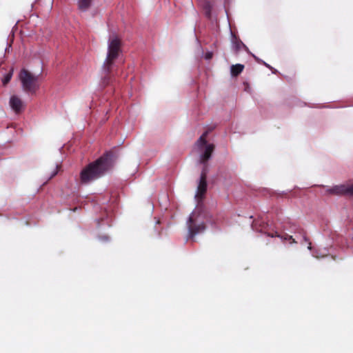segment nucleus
<instances>
[{
	"label": "nucleus",
	"mask_w": 353,
	"mask_h": 353,
	"mask_svg": "<svg viewBox=\"0 0 353 353\" xmlns=\"http://www.w3.org/2000/svg\"><path fill=\"white\" fill-rule=\"evenodd\" d=\"M113 157L112 152H107L88 164L80 172V183L88 184L104 176L113 166Z\"/></svg>",
	"instance_id": "f257e3e1"
},
{
	"label": "nucleus",
	"mask_w": 353,
	"mask_h": 353,
	"mask_svg": "<svg viewBox=\"0 0 353 353\" xmlns=\"http://www.w3.org/2000/svg\"><path fill=\"white\" fill-rule=\"evenodd\" d=\"M121 41L116 35L110 36L108 40V53L103 65V70L109 72L117 59L121 54Z\"/></svg>",
	"instance_id": "f03ea898"
},
{
	"label": "nucleus",
	"mask_w": 353,
	"mask_h": 353,
	"mask_svg": "<svg viewBox=\"0 0 353 353\" xmlns=\"http://www.w3.org/2000/svg\"><path fill=\"white\" fill-rule=\"evenodd\" d=\"M39 78V75H35L25 68H23L19 74L22 88L27 93L34 94L39 90L40 86Z\"/></svg>",
	"instance_id": "7ed1b4c3"
},
{
	"label": "nucleus",
	"mask_w": 353,
	"mask_h": 353,
	"mask_svg": "<svg viewBox=\"0 0 353 353\" xmlns=\"http://www.w3.org/2000/svg\"><path fill=\"white\" fill-rule=\"evenodd\" d=\"M188 228L190 237H194L196 234L203 232L205 229L203 222L197 223L194 213H192L188 219Z\"/></svg>",
	"instance_id": "20e7f679"
},
{
	"label": "nucleus",
	"mask_w": 353,
	"mask_h": 353,
	"mask_svg": "<svg viewBox=\"0 0 353 353\" xmlns=\"http://www.w3.org/2000/svg\"><path fill=\"white\" fill-rule=\"evenodd\" d=\"M327 192L336 195L353 196V183H346L335 185L328 189Z\"/></svg>",
	"instance_id": "39448f33"
},
{
	"label": "nucleus",
	"mask_w": 353,
	"mask_h": 353,
	"mask_svg": "<svg viewBox=\"0 0 353 353\" xmlns=\"http://www.w3.org/2000/svg\"><path fill=\"white\" fill-rule=\"evenodd\" d=\"M10 105L11 108L17 114H19V112H21L23 108V101L19 97H17L16 95H13L10 97Z\"/></svg>",
	"instance_id": "423d86ee"
},
{
	"label": "nucleus",
	"mask_w": 353,
	"mask_h": 353,
	"mask_svg": "<svg viewBox=\"0 0 353 353\" xmlns=\"http://www.w3.org/2000/svg\"><path fill=\"white\" fill-rule=\"evenodd\" d=\"M214 148L215 146L213 143L208 144L205 146L204 152L200 156V163L205 164L211 158Z\"/></svg>",
	"instance_id": "0eeeda50"
},
{
	"label": "nucleus",
	"mask_w": 353,
	"mask_h": 353,
	"mask_svg": "<svg viewBox=\"0 0 353 353\" xmlns=\"http://www.w3.org/2000/svg\"><path fill=\"white\" fill-rule=\"evenodd\" d=\"M207 179L200 177L196 194V197L197 199H202L204 197L207 191Z\"/></svg>",
	"instance_id": "6e6552de"
},
{
	"label": "nucleus",
	"mask_w": 353,
	"mask_h": 353,
	"mask_svg": "<svg viewBox=\"0 0 353 353\" xmlns=\"http://www.w3.org/2000/svg\"><path fill=\"white\" fill-rule=\"evenodd\" d=\"M268 236L274 237L277 236L281 238L283 241H289L290 243H295L296 241L292 237V236L289 235L288 234H284L283 235H280L277 232H274L273 233H268Z\"/></svg>",
	"instance_id": "1a4fd4ad"
},
{
	"label": "nucleus",
	"mask_w": 353,
	"mask_h": 353,
	"mask_svg": "<svg viewBox=\"0 0 353 353\" xmlns=\"http://www.w3.org/2000/svg\"><path fill=\"white\" fill-rule=\"evenodd\" d=\"M208 134V131H205L203 134L199 138V139L196 141L195 145L199 148L201 149L203 146H206L207 141L206 138Z\"/></svg>",
	"instance_id": "9d476101"
},
{
	"label": "nucleus",
	"mask_w": 353,
	"mask_h": 353,
	"mask_svg": "<svg viewBox=\"0 0 353 353\" xmlns=\"http://www.w3.org/2000/svg\"><path fill=\"white\" fill-rule=\"evenodd\" d=\"M92 0H78V7L81 11H86L91 6Z\"/></svg>",
	"instance_id": "9b49d317"
},
{
	"label": "nucleus",
	"mask_w": 353,
	"mask_h": 353,
	"mask_svg": "<svg viewBox=\"0 0 353 353\" xmlns=\"http://www.w3.org/2000/svg\"><path fill=\"white\" fill-rule=\"evenodd\" d=\"M244 65L241 64L232 65L231 66V74L233 77H237L243 70Z\"/></svg>",
	"instance_id": "f8f14e48"
},
{
	"label": "nucleus",
	"mask_w": 353,
	"mask_h": 353,
	"mask_svg": "<svg viewBox=\"0 0 353 353\" xmlns=\"http://www.w3.org/2000/svg\"><path fill=\"white\" fill-rule=\"evenodd\" d=\"M103 70L105 71V74L102 78L101 84L103 87H105L109 85L112 81V77L110 75L112 70L109 72H108V71L105 70Z\"/></svg>",
	"instance_id": "ddd939ff"
},
{
	"label": "nucleus",
	"mask_w": 353,
	"mask_h": 353,
	"mask_svg": "<svg viewBox=\"0 0 353 353\" xmlns=\"http://www.w3.org/2000/svg\"><path fill=\"white\" fill-rule=\"evenodd\" d=\"M203 8L205 12V15L210 18L211 15V10H212V6L209 1L205 2L203 5Z\"/></svg>",
	"instance_id": "4468645a"
},
{
	"label": "nucleus",
	"mask_w": 353,
	"mask_h": 353,
	"mask_svg": "<svg viewBox=\"0 0 353 353\" xmlns=\"http://www.w3.org/2000/svg\"><path fill=\"white\" fill-rule=\"evenodd\" d=\"M12 77V70L9 72L8 74H6L3 79H2V83L3 85H6L11 80Z\"/></svg>",
	"instance_id": "2eb2a0df"
},
{
	"label": "nucleus",
	"mask_w": 353,
	"mask_h": 353,
	"mask_svg": "<svg viewBox=\"0 0 353 353\" xmlns=\"http://www.w3.org/2000/svg\"><path fill=\"white\" fill-rule=\"evenodd\" d=\"M208 171V164L206 162L205 164H203V168L202 169L200 177H204V179H207Z\"/></svg>",
	"instance_id": "dca6fc26"
},
{
	"label": "nucleus",
	"mask_w": 353,
	"mask_h": 353,
	"mask_svg": "<svg viewBox=\"0 0 353 353\" xmlns=\"http://www.w3.org/2000/svg\"><path fill=\"white\" fill-rule=\"evenodd\" d=\"M234 44H235L236 50H239L241 48V46H244L243 42L241 41H240V40H236L234 42Z\"/></svg>",
	"instance_id": "f3484780"
},
{
	"label": "nucleus",
	"mask_w": 353,
	"mask_h": 353,
	"mask_svg": "<svg viewBox=\"0 0 353 353\" xmlns=\"http://www.w3.org/2000/svg\"><path fill=\"white\" fill-rule=\"evenodd\" d=\"M212 57H213V53L212 52H208L205 54V59L207 60L211 59L212 58Z\"/></svg>",
	"instance_id": "a211bd4d"
},
{
	"label": "nucleus",
	"mask_w": 353,
	"mask_h": 353,
	"mask_svg": "<svg viewBox=\"0 0 353 353\" xmlns=\"http://www.w3.org/2000/svg\"><path fill=\"white\" fill-rule=\"evenodd\" d=\"M59 166L57 165L56 168V170L53 172V174L51 175L50 179L54 177L58 172Z\"/></svg>",
	"instance_id": "6ab92c4d"
},
{
	"label": "nucleus",
	"mask_w": 353,
	"mask_h": 353,
	"mask_svg": "<svg viewBox=\"0 0 353 353\" xmlns=\"http://www.w3.org/2000/svg\"><path fill=\"white\" fill-rule=\"evenodd\" d=\"M263 64H264L267 68H272L269 64H268V63H265V62H263Z\"/></svg>",
	"instance_id": "aec40b11"
},
{
	"label": "nucleus",
	"mask_w": 353,
	"mask_h": 353,
	"mask_svg": "<svg viewBox=\"0 0 353 353\" xmlns=\"http://www.w3.org/2000/svg\"><path fill=\"white\" fill-rule=\"evenodd\" d=\"M303 239L304 241H307V237H306L305 235H303Z\"/></svg>",
	"instance_id": "412c9836"
}]
</instances>
